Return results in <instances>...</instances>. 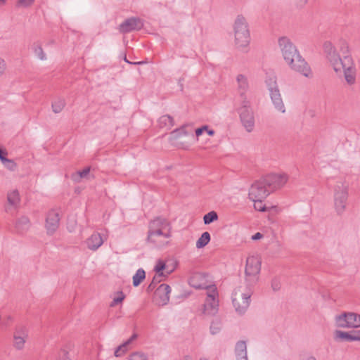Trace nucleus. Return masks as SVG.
I'll return each instance as SVG.
<instances>
[{
    "mask_svg": "<svg viewBox=\"0 0 360 360\" xmlns=\"http://www.w3.org/2000/svg\"><path fill=\"white\" fill-rule=\"evenodd\" d=\"M211 240V236L209 232H203L195 242L197 249L204 248Z\"/></svg>",
    "mask_w": 360,
    "mask_h": 360,
    "instance_id": "obj_29",
    "label": "nucleus"
},
{
    "mask_svg": "<svg viewBox=\"0 0 360 360\" xmlns=\"http://www.w3.org/2000/svg\"><path fill=\"white\" fill-rule=\"evenodd\" d=\"M278 44L285 63L292 71L307 78L313 77L311 66L290 39L285 37H280Z\"/></svg>",
    "mask_w": 360,
    "mask_h": 360,
    "instance_id": "obj_2",
    "label": "nucleus"
},
{
    "mask_svg": "<svg viewBox=\"0 0 360 360\" xmlns=\"http://www.w3.org/2000/svg\"><path fill=\"white\" fill-rule=\"evenodd\" d=\"M27 337V333L25 329L15 330L13 335V347L16 349L22 350L25 347Z\"/></svg>",
    "mask_w": 360,
    "mask_h": 360,
    "instance_id": "obj_21",
    "label": "nucleus"
},
{
    "mask_svg": "<svg viewBox=\"0 0 360 360\" xmlns=\"http://www.w3.org/2000/svg\"><path fill=\"white\" fill-rule=\"evenodd\" d=\"M21 201L20 192L18 189L9 190L6 194V203L8 207L16 209L19 207Z\"/></svg>",
    "mask_w": 360,
    "mask_h": 360,
    "instance_id": "obj_22",
    "label": "nucleus"
},
{
    "mask_svg": "<svg viewBox=\"0 0 360 360\" xmlns=\"http://www.w3.org/2000/svg\"><path fill=\"white\" fill-rule=\"evenodd\" d=\"M141 26L140 22L136 19H129L126 20L120 26L121 32H127L139 28Z\"/></svg>",
    "mask_w": 360,
    "mask_h": 360,
    "instance_id": "obj_25",
    "label": "nucleus"
},
{
    "mask_svg": "<svg viewBox=\"0 0 360 360\" xmlns=\"http://www.w3.org/2000/svg\"><path fill=\"white\" fill-rule=\"evenodd\" d=\"M271 193L263 178L255 181L248 190V198L253 202L254 209L257 211L266 210L264 200Z\"/></svg>",
    "mask_w": 360,
    "mask_h": 360,
    "instance_id": "obj_5",
    "label": "nucleus"
},
{
    "mask_svg": "<svg viewBox=\"0 0 360 360\" xmlns=\"http://www.w3.org/2000/svg\"><path fill=\"white\" fill-rule=\"evenodd\" d=\"M104 240L105 238L101 233L94 232L86 238L85 245L89 250L96 251L103 244Z\"/></svg>",
    "mask_w": 360,
    "mask_h": 360,
    "instance_id": "obj_19",
    "label": "nucleus"
},
{
    "mask_svg": "<svg viewBox=\"0 0 360 360\" xmlns=\"http://www.w3.org/2000/svg\"><path fill=\"white\" fill-rule=\"evenodd\" d=\"M176 269V265L169 259H159L155 262L154 266V271L155 276L154 278L157 277L167 278Z\"/></svg>",
    "mask_w": 360,
    "mask_h": 360,
    "instance_id": "obj_13",
    "label": "nucleus"
},
{
    "mask_svg": "<svg viewBox=\"0 0 360 360\" xmlns=\"http://www.w3.org/2000/svg\"><path fill=\"white\" fill-rule=\"evenodd\" d=\"M333 324L336 328H360V314L349 311L335 316Z\"/></svg>",
    "mask_w": 360,
    "mask_h": 360,
    "instance_id": "obj_7",
    "label": "nucleus"
},
{
    "mask_svg": "<svg viewBox=\"0 0 360 360\" xmlns=\"http://www.w3.org/2000/svg\"><path fill=\"white\" fill-rule=\"evenodd\" d=\"M61 217L60 210L58 208L49 210L45 215L44 227L47 234L53 235L59 227Z\"/></svg>",
    "mask_w": 360,
    "mask_h": 360,
    "instance_id": "obj_12",
    "label": "nucleus"
},
{
    "mask_svg": "<svg viewBox=\"0 0 360 360\" xmlns=\"http://www.w3.org/2000/svg\"><path fill=\"white\" fill-rule=\"evenodd\" d=\"M250 292L243 287L236 288L233 295V304L239 314L244 313L249 307Z\"/></svg>",
    "mask_w": 360,
    "mask_h": 360,
    "instance_id": "obj_10",
    "label": "nucleus"
},
{
    "mask_svg": "<svg viewBox=\"0 0 360 360\" xmlns=\"http://www.w3.org/2000/svg\"><path fill=\"white\" fill-rule=\"evenodd\" d=\"M263 238H264V234L260 232H257L251 236V239L252 240H262Z\"/></svg>",
    "mask_w": 360,
    "mask_h": 360,
    "instance_id": "obj_42",
    "label": "nucleus"
},
{
    "mask_svg": "<svg viewBox=\"0 0 360 360\" xmlns=\"http://www.w3.org/2000/svg\"><path fill=\"white\" fill-rule=\"evenodd\" d=\"M240 122L248 132L253 130L255 123V115L252 108L248 105H243L239 109Z\"/></svg>",
    "mask_w": 360,
    "mask_h": 360,
    "instance_id": "obj_15",
    "label": "nucleus"
},
{
    "mask_svg": "<svg viewBox=\"0 0 360 360\" xmlns=\"http://www.w3.org/2000/svg\"><path fill=\"white\" fill-rule=\"evenodd\" d=\"M173 235L171 221L166 217H158L148 224L147 243L155 249H164L171 243Z\"/></svg>",
    "mask_w": 360,
    "mask_h": 360,
    "instance_id": "obj_3",
    "label": "nucleus"
},
{
    "mask_svg": "<svg viewBox=\"0 0 360 360\" xmlns=\"http://www.w3.org/2000/svg\"><path fill=\"white\" fill-rule=\"evenodd\" d=\"M233 43L236 49L245 51L251 41L248 23L242 15H238L233 25Z\"/></svg>",
    "mask_w": 360,
    "mask_h": 360,
    "instance_id": "obj_4",
    "label": "nucleus"
},
{
    "mask_svg": "<svg viewBox=\"0 0 360 360\" xmlns=\"http://www.w3.org/2000/svg\"><path fill=\"white\" fill-rule=\"evenodd\" d=\"M323 51L330 66L336 75L343 76L348 84H354L356 70L348 42L343 39L335 44L326 41Z\"/></svg>",
    "mask_w": 360,
    "mask_h": 360,
    "instance_id": "obj_1",
    "label": "nucleus"
},
{
    "mask_svg": "<svg viewBox=\"0 0 360 360\" xmlns=\"http://www.w3.org/2000/svg\"><path fill=\"white\" fill-rule=\"evenodd\" d=\"M271 192L281 190L289 181L285 172H272L262 177Z\"/></svg>",
    "mask_w": 360,
    "mask_h": 360,
    "instance_id": "obj_9",
    "label": "nucleus"
},
{
    "mask_svg": "<svg viewBox=\"0 0 360 360\" xmlns=\"http://www.w3.org/2000/svg\"><path fill=\"white\" fill-rule=\"evenodd\" d=\"M136 338L137 335L136 334L132 335L129 340L116 348L114 353L115 356L116 357H120L124 355L129 350V345Z\"/></svg>",
    "mask_w": 360,
    "mask_h": 360,
    "instance_id": "obj_24",
    "label": "nucleus"
},
{
    "mask_svg": "<svg viewBox=\"0 0 360 360\" xmlns=\"http://www.w3.org/2000/svg\"><path fill=\"white\" fill-rule=\"evenodd\" d=\"M265 83L270 93L271 98L276 107V108L281 112L285 111V105L283 102L280 91L278 89L276 79L275 76H269L265 80Z\"/></svg>",
    "mask_w": 360,
    "mask_h": 360,
    "instance_id": "obj_11",
    "label": "nucleus"
},
{
    "mask_svg": "<svg viewBox=\"0 0 360 360\" xmlns=\"http://www.w3.org/2000/svg\"><path fill=\"white\" fill-rule=\"evenodd\" d=\"M6 156H7L6 150L0 148V160H1V163L4 161V160L8 159L6 158Z\"/></svg>",
    "mask_w": 360,
    "mask_h": 360,
    "instance_id": "obj_43",
    "label": "nucleus"
},
{
    "mask_svg": "<svg viewBox=\"0 0 360 360\" xmlns=\"http://www.w3.org/2000/svg\"><path fill=\"white\" fill-rule=\"evenodd\" d=\"M147 356L141 352H135L131 353L128 358V360H147Z\"/></svg>",
    "mask_w": 360,
    "mask_h": 360,
    "instance_id": "obj_37",
    "label": "nucleus"
},
{
    "mask_svg": "<svg viewBox=\"0 0 360 360\" xmlns=\"http://www.w3.org/2000/svg\"><path fill=\"white\" fill-rule=\"evenodd\" d=\"M31 49L37 59L40 60H46L47 59L46 53H45L41 42L37 41L33 43Z\"/></svg>",
    "mask_w": 360,
    "mask_h": 360,
    "instance_id": "obj_26",
    "label": "nucleus"
},
{
    "mask_svg": "<svg viewBox=\"0 0 360 360\" xmlns=\"http://www.w3.org/2000/svg\"><path fill=\"white\" fill-rule=\"evenodd\" d=\"M201 360H206V359H201Z\"/></svg>",
    "mask_w": 360,
    "mask_h": 360,
    "instance_id": "obj_49",
    "label": "nucleus"
},
{
    "mask_svg": "<svg viewBox=\"0 0 360 360\" xmlns=\"http://www.w3.org/2000/svg\"><path fill=\"white\" fill-rule=\"evenodd\" d=\"M171 288L167 284H161L155 290L154 295V302L159 306H164L169 300V293Z\"/></svg>",
    "mask_w": 360,
    "mask_h": 360,
    "instance_id": "obj_17",
    "label": "nucleus"
},
{
    "mask_svg": "<svg viewBox=\"0 0 360 360\" xmlns=\"http://www.w3.org/2000/svg\"><path fill=\"white\" fill-rule=\"evenodd\" d=\"M30 226V221L27 218H22L20 219L16 224V229L19 231H24L29 229Z\"/></svg>",
    "mask_w": 360,
    "mask_h": 360,
    "instance_id": "obj_35",
    "label": "nucleus"
},
{
    "mask_svg": "<svg viewBox=\"0 0 360 360\" xmlns=\"http://www.w3.org/2000/svg\"><path fill=\"white\" fill-rule=\"evenodd\" d=\"M125 295L122 291H116L112 295V302L110 304L111 307L122 304L125 299Z\"/></svg>",
    "mask_w": 360,
    "mask_h": 360,
    "instance_id": "obj_30",
    "label": "nucleus"
},
{
    "mask_svg": "<svg viewBox=\"0 0 360 360\" xmlns=\"http://www.w3.org/2000/svg\"><path fill=\"white\" fill-rule=\"evenodd\" d=\"M65 106V101L63 98H56L51 105L54 113H60Z\"/></svg>",
    "mask_w": 360,
    "mask_h": 360,
    "instance_id": "obj_31",
    "label": "nucleus"
},
{
    "mask_svg": "<svg viewBox=\"0 0 360 360\" xmlns=\"http://www.w3.org/2000/svg\"><path fill=\"white\" fill-rule=\"evenodd\" d=\"M188 135V132L185 126H182L179 128H177L173 130L169 135V140L173 144L176 143V142L184 136H186Z\"/></svg>",
    "mask_w": 360,
    "mask_h": 360,
    "instance_id": "obj_23",
    "label": "nucleus"
},
{
    "mask_svg": "<svg viewBox=\"0 0 360 360\" xmlns=\"http://www.w3.org/2000/svg\"><path fill=\"white\" fill-rule=\"evenodd\" d=\"M207 276L201 272H195L189 279L190 285L195 288H203L207 285Z\"/></svg>",
    "mask_w": 360,
    "mask_h": 360,
    "instance_id": "obj_20",
    "label": "nucleus"
},
{
    "mask_svg": "<svg viewBox=\"0 0 360 360\" xmlns=\"http://www.w3.org/2000/svg\"><path fill=\"white\" fill-rule=\"evenodd\" d=\"M219 219L218 214L215 211H211L203 217V222L205 225H209Z\"/></svg>",
    "mask_w": 360,
    "mask_h": 360,
    "instance_id": "obj_32",
    "label": "nucleus"
},
{
    "mask_svg": "<svg viewBox=\"0 0 360 360\" xmlns=\"http://www.w3.org/2000/svg\"><path fill=\"white\" fill-rule=\"evenodd\" d=\"M348 186L339 185L335 187L333 195V208L335 212L340 215L346 210L348 200Z\"/></svg>",
    "mask_w": 360,
    "mask_h": 360,
    "instance_id": "obj_8",
    "label": "nucleus"
},
{
    "mask_svg": "<svg viewBox=\"0 0 360 360\" xmlns=\"http://www.w3.org/2000/svg\"><path fill=\"white\" fill-rule=\"evenodd\" d=\"M2 164L6 169H8L11 171H14L17 168V165L13 160H10V159L4 160V161L2 162Z\"/></svg>",
    "mask_w": 360,
    "mask_h": 360,
    "instance_id": "obj_39",
    "label": "nucleus"
},
{
    "mask_svg": "<svg viewBox=\"0 0 360 360\" xmlns=\"http://www.w3.org/2000/svg\"><path fill=\"white\" fill-rule=\"evenodd\" d=\"M271 286L274 288V290H277L280 289L281 284L278 281L274 280L272 281Z\"/></svg>",
    "mask_w": 360,
    "mask_h": 360,
    "instance_id": "obj_45",
    "label": "nucleus"
},
{
    "mask_svg": "<svg viewBox=\"0 0 360 360\" xmlns=\"http://www.w3.org/2000/svg\"><path fill=\"white\" fill-rule=\"evenodd\" d=\"M34 2V0H19L18 4L24 7L29 6Z\"/></svg>",
    "mask_w": 360,
    "mask_h": 360,
    "instance_id": "obj_41",
    "label": "nucleus"
},
{
    "mask_svg": "<svg viewBox=\"0 0 360 360\" xmlns=\"http://www.w3.org/2000/svg\"><path fill=\"white\" fill-rule=\"evenodd\" d=\"M217 292L214 287L207 289V295L203 308V313L207 315H214L217 311Z\"/></svg>",
    "mask_w": 360,
    "mask_h": 360,
    "instance_id": "obj_14",
    "label": "nucleus"
},
{
    "mask_svg": "<svg viewBox=\"0 0 360 360\" xmlns=\"http://www.w3.org/2000/svg\"><path fill=\"white\" fill-rule=\"evenodd\" d=\"M236 352L238 356V360H248L246 343L240 341L236 344Z\"/></svg>",
    "mask_w": 360,
    "mask_h": 360,
    "instance_id": "obj_28",
    "label": "nucleus"
},
{
    "mask_svg": "<svg viewBox=\"0 0 360 360\" xmlns=\"http://www.w3.org/2000/svg\"><path fill=\"white\" fill-rule=\"evenodd\" d=\"M333 337L336 342H355L360 341V330L345 331L337 328L333 333Z\"/></svg>",
    "mask_w": 360,
    "mask_h": 360,
    "instance_id": "obj_16",
    "label": "nucleus"
},
{
    "mask_svg": "<svg viewBox=\"0 0 360 360\" xmlns=\"http://www.w3.org/2000/svg\"><path fill=\"white\" fill-rule=\"evenodd\" d=\"M7 70V63L6 60L0 56V79L6 75Z\"/></svg>",
    "mask_w": 360,
    "mask_h": 360,
    "instance_id": "obj_38",
    "label": "nucleus"
},
{
    "mask_svg": "<svg viewBox=\"0 0 360 360\" xmlns=\"http://www.w3.org/2000/svg\"><path fill=\"white\" fill-rule=\"evenodd\" d=\"M89 173V169H84L82 172H79V175L81 177L86 176L87 174Z\"/></svg>",
    "mask_w": 360,
    "mask_h": 360,
    "instance_id": "obj_46",
    "label": "nucleus"
},
{
    "mask_svg": "<svg viewBox=\"0 0 360 360\" xmlns=\"http://www.w3.org/2000/svg\"><path fill=\"white\" fill-rule=\"evenodd\" d=\"M265 208L266 210L262 211V212H269L270 213H278L280 212V210L279 208L278 207V206H276V205H272V206H270V207H267L265 205Z\"/></svg>",
    "mask_w": 360,
    "mask_h": 360,
    "instance_id": "obj_40",
    "label": "nucleus"
},
{
    "mask_svg": "<svg viewBox=\"0 0 360 360\" xmlns=\"http://www.w3.org/2000/svg\"><path fill=\"white\" fill-rule=\"evenodd\" d=\"M236 81L240 89L245 91L248 89L249 85L248 78L244 75H238L236 77Z\"/></svg>",
    "mask_w": 360,
    "mask_h": 360,
    "instance_id": "obj_33",
    "label": "nucleus"
},
{
    "mask_svg": "<svg viewBox=\"0 0 360 360\" xmlns=\"http://www.w3.org/2000/svg\"><path fill=\"white\" fill-rule=\"evenodd\" d=\"M146 274L143 269H139L133 276V285L138 286L145 278Z\"/></svg>",
    "mask_w": 360,
    "mask_h": 360,
    "instance_id": "obj_34",
    "label": "nucleus"
},
{
    "mask_svg": "<svg viewBox=\"0 0 360 360\" xmlns=\"http://www.w3.org/2000/svg\"><path fill=\"white\" fill-rule=\"evenodd\" d=\"M204 134H206L209 136H214L215 135V131L206 124L202 125L195 129V141L201 146H205L210 143V140L203 136Z\"/></svg>",
    "mask_w": 360,
    "mask_h": 360,
    "instance_id": "obj_18",
    "label": "nucleus"
},
{
    "mask_svg": "<svg viewBox=\"0 0 360 360\" xmlns=\"http://www.w3.org/2000/svg\"><path fill=\"white\" fill-rule=\"evenodd\" d=\"M56 360H72L68 348L63 347L58 351Z\"/></svg>",
    "mask_w": 360,
    "mask_h": 360,
    "instance_id": "obj_36",
    "label": "nucleus"
},
{
    "mask_svg": "<svg viewBox=\"0 0 360 360\" xmlns=\"http://www.w3.org/2000/svg\"><path fill=\"white\" fill-rule=\"evenodd\" d=\"M6 2V0H0V6L4 4Z\"/></svg>",
    "mask_w": 360,
    "mask_h": 360,
    "instance_id": "obj_48",
    "label": "nucleus"
},
{
    "mask_svg": "<svg viewBox=\"0 0 360 360\" xmlns=\"http://www.w3.org/2000/svg\"><path fill=\"white\" fill-rule=\"evenodd\" d=\"M262 260L258 255H250L247 257L244 266V276L246 281L257 283L260 278Z\"/></svg>",
    "mask_w": 360,
    "mask_h": 360,
    "instance_id": "obj_6",
    "label": "nucleus"
},
{
    "mask_svg": "<svg viewBox=\"0 0 360 360\" xmlns=\"http://www.w3.org/2000/svg\"><path fill=\"white\" fill-rule=\"evenodd\" d=\"M302 360H317L316 358H315L313 356H304Z\"/></svg>",
    "mask_w": 360,
    "mask_h": 360,
    "instance_id": "obj_47",
    "label": "nucleus"
},
{
    "mask_svg": "<svg viewBox=\"0 0 360 360\" xmlns=\"http://www.w3.org/2000/svg\"><path fill=\"white\" fill-rule=\"evenodd\" d=\"M219 328H219V326L218 323H212V326L210 327L211 331L214 334L217 333L219 331Z\"/></svg>",
    "mask_w": 360,
    "mask_h": 360,
    "instance_id": "obj_44",
    "label": "nucleus"
},
{
    "mask_svg": "<svg viewBox=\"0 0 360 360\" xmlns=\"http://www.w3.org/2000/svg\"><path fill=\"white\" fill-rule=\"evenodd\" d=\"M158 122L159 127L165 129H169L174 124L173 118L167 115L161 116Z\"/></svg>",
    "mask_w": 360,
    "mask_h": 360,
    "instance_id": "obj_27",
    "label": "nucleus"
}]
</instances>
